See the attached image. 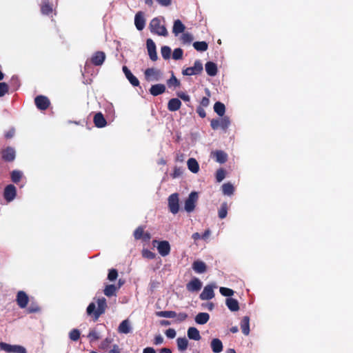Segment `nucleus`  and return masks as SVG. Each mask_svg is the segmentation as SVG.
Returning <instances> with one entry per match:
<instances>
[{"mask_svg": "<svg viewBox=\"0 0 353 353\" xmlns=\"http://www.w3.org/2000/svg\"><path fill=\"white\" fill-rule=\"evenodd\" d=\"M106 307V300L105 298H101L97 300V309L95 303H90L87 307L86 311L88 315H93L94 321H97L99 316L105 312Z\"/></svg>", "mask_w": 353, "mask_h": 353, "instance_id": "obj_1", "label": "nucleus"}, {"mask_svg": "<svg viewBox=\"0 0 353 353\" xmlns=\"http://www.w3.org/2000/svg\"><path fill=\"white\" fill-rule=\"evenodd\" d=\"M150 32L159 36L166 37L168 34V30L164 24H161L159 17L153 18L149 24Z\"/></svg>", "mask_w": 353, "mask_h": 353, "instance_id": "obj_2", "label": "nucleus"}, {"mask_svg": "<svg viewBox=\"0 0 353 353\" xmlns=\"http://www.w3.org/2000/svg\"><path fill=\"white\" fill-rule=\"evenodd\" d=\"M230 119L228 116L221 117L218 119H212L210 121V126L212 130L221 129L226 132L230 125Z\"/></svg>", "mask_w": 353, "mask_h": 353, "instance_id": "obj_3", "label": "nucleus"}, {"mask_svg": "<svg viewBox=\"0 0 353 353\" xmlns=\"http://www.w3.org/2000/svg\"><path fill=\"white\" fill-rule=\"evenodd\" d=\"M198 194L196 192H192L187 199L185 201L184 209L185 210L190 213L194 210L196 207V203L198 201Z\"/></svg>", "mask_w": 353, "mask_h": 353, "instance_id": "obj_4", "label": "nucleus"}, {"mask_svg": "<svg viewBox=\"0 0 353 353\" xmlns=\"http://www.w3.org/2000/svg\"><path fill=\"white\" fill-rule=\"evenodd\" d=\"M0 350L10 353H27L26 349L19 345H10L4 342H0Z\"/></svg>", "mask_w": 353, "mask_h": 353, "instance_id": "obj_5", "label": "nucleus"}, {"mask_svg": "<svg viewBox=\"0 0 353 353\" xmlns=\"http://www.w3.org/2000/svg\"><path fill=\"white\" fill-rule=\"evenodd\" d=\"M203 64L200 60H196L194 61V65L192 67H188L185 69H183L182 71V74L185 76H192L199 74L203 71Z\"/></svg>", "mask_w": 353, "mask_h": 353, "instance_id": "obj_6", "label": "nucleus"}, {"mask_svg": "<svg viewBox=\"0 0 353 353\" xmlns=\"http://www.w3.org/2000/svg\"><path fill=\"white\" fill-rule=\"evenodd\" d=\"M168 208L170 212L176 214L179 211V199L177 193H173L169 196L168 199Z\"/></svg>", "mask_w": 353, "mask_h": 353, "instance_id": "obj_7", "label": "nucleus"}, {"mask_svg": "<svg viewBox=\"0 0 353 353\" xmlns=\"http://www.w3.org/2000/svg\"><path fill=\"white\" fill-rule=\"evenodd\" d=\"M145 79L148 81H159L162 76L159 70L154 68H147L144 72Z\"/></svg>", "mask_w": 353, "mask_h": 353, "instance_id": "obj_8", "label": "nucleus"}, {"mask_svg": "<svg viewBox=\"0 0 353 353\" xmlns=\"http://www.w3.org/2000/svg\"><path fill=\"white\" fill-rule=\"evenodd\" d=\"M34 103L39 110H46L50 105L49 99L44 95H38L34 98Z\"/></svg>", "mask_w": 353, "mask_h": 353, "instance_id": "obj_9", "label": "nucleus"}, {"mask_svg": "<svg viewBox=\"0 0 353 353\" xmlns=\"http://www.w3.org/2000/svg\"><path fill=\"white\" fill-rule=\"evenodd\" d=\"M0 154L2 159L6 162H12L16 157L15 150L10 146H8L7 148L2 149L0 151Z\"/></svg>", "mask_w": 353, "mask_h": 353, "instance_id": "obj_10", "label": "nucleus"}, {"mask_svg": "<svg viewBox=\"0 0 353 353\" xmlns=\"http://www.w3.org/2000/svg\"><path fill=\"white\" fill-rule=\"evenodd\" d=\"M157 243V250L159 254L162 256H168L170 252V245L168 241H158L157 240L153 241V243Z\"/></svg>", "mask_w": 353, "mask_h": 353, "instance_id": "obj_11", "label": "nucleus"}, {"mask_svg": "<svg viewBox=\"0 0 353 353\" xmlns=\"http://www.w3.org/2000/svg\"><path fill=\"white\" fill-rule=\"evenodd\" d=\"M216 288L214 285H207L204 287L203 290L199 295L200 299L203 301L210 300L214 297V288Z\"/></svg>", "mask_w": 353, "mask_h": 353, "instance_id": "obj_12", "label": "nucleus"}, {"mask_svg": "<svg viewBox=\"0 0 353 353\" xmlns=\"http://www.w3.org/2000/svg\"><path fill=\"white\" fill-rule=\"evenodd\" d=\"M16 302L20 308H26L29 302V297L24 291L20 290L17 294Z\"/></svg>", "mask_w": 353, "mask_h": 353, "instance_id": "obj_13", "label": "nucleus"}, {"mask_svg": "<svg viewBox=\"0 0 353 353\" xmlns=\"http://www.w3.org/2000/svg\"><path fill=\"white\" fill-rule=\"evenodd\" d=\"M17 195V189L12 184L6 186L3 191V197L6 201L10 202L15 198Z\"/></svg>", "mask_w": 353, "mask_h": 353, "instance_id": "obj_14", "label": "nucleus"}, {"mask_svg": "<svg viewBox=\"0 0 353 353\" xmlns=\"http://www.w3.org/2000/svg\"><path fill=\"white\" fill-rule=\"evenodd\" d=\"M105 54L102 51H97L95 52L90 59V62L95 66L101 65L105 59Z\"/></svg>", "mask_w": 353, "mask_h": 353, "instance_id": "obj_15", "label": "nucleus"}, {"mask_svg": "<svg viewBox=\"0 0 353 353\" xmlns=\"http://www.w3.org/2000/svg\"><path fill=\"white\" fill-rule=\"evenodd\" d=\"M146 46L148 52L149 57L150 59L153 61L157 60V53L156 50V45L154 42L151 39H148L146 41Z\"/></svg>", "mask_w": 353, "mask_h": 353, "instance_id": "obj_16", "label": "nucleus"}, {"mask_svg": "<svg viewBox=\"0 0 353 353\" xmlns=\"http://www.w3.org/2000/svg\"><path fill=\"white\" fill-rule=\"evenodd\" d=\"M202 288V283L198 278H193L186 285L188 291L194 292L199 291Z\"/></svg>", "mask_w": 353, "mask_h": 353, "instance_id": "obj_17", "label": "nucleus"}, {"mask_svg": "<svg viewBox=\"0 0 353 353\" xmlns=\"http://www.w3.org/2000/svg\"><path fill=\"white\" fill-rule=\"evenodd\" d=\"M134 25L138 30H142L145 26V19L144 13L142 11H139L136 13L134 17Z\"/></svg>", "mask_w": 353, "mask_h": 353, "instance_id": "obj_18", "label": "nucleus"}, {"mask_svg": "<svg viewBox=\"0 0 353 353\" xmlns=\"http://www.w3.org/2000/svg\"><path fill=\"white\" fill-rule=\"evenodd\" d=\"M211 157L218 163H224L228 160V154L223 150H215L211 152Z\"/></svg>", "mask_w": 353, "mask_h": 353, "instance_id": "obj_19", "label": "nucleus"}, {"mask_svg": "<svg viewBox=\"0 0 353 353\" xmlns=\"http://www.w3.org/2000/svg\"><path fill=\"white\" fill-rule=\"evenodd\" d=\"M94 125L99 128L105 127L107 125V121L101 112H97L94 114L93 118Z\"/></svg>", "mask_w": 353, "mask_h": 353, "instance_id": "obj_20", "label": "nucleus"}, {"mask_svg": "<svg viewBox=\"0 0 353 353\" xmlns=\"http://www.w3.org/2000/svg\"><path fill=\"white\" fill-rule=\"evenodd\" d=\"M53 12V5L49 0H43L41 3V12L43 15H50Z\"/></svg>", "mask_w": 353, "mask_h": 353, "instance_id": "obj_21", "label": "nucleus"}, {"mask_svg": "<svg viewBox=\"0 0 353 353\" xmlns=\"http://www.w3.org/2000/svg\"><path fill=\"white\" fill-rule=\"evenodd\" d=\"M123 71L128 80L133 86L139 85V81L134 75H133V74L130 72V70L128 68L127 66H123Z\"/></svg>", "mask_w": 353, "mask_h": 353, "instance_id": "obj_22", "label": "nucleus"}, {"mask_svg": "<svg viewBox=\"0 0 353 353\" xmlns=\"http://www.w3.org/2000/svg\"><path fill=\"white\" fill-rule=\"evenodd\" d=\"M165 86L164 84L158 83L155 85H152L150 88V93L152 96H158L165 92Z\"/></svg>", "mask_w": 353, "mask_h": 353, "instance_id": "obj_23", "label": "nucleus"}, {"mask_svg": "<svg viewBox=\"0 0 353 353\" xmlns=\"http://www.w3.org/2000/svg\"><path fill=\"white\" fill-rule=\"evenodd\" d=\"M192 269L198 274H202L206 272L207 266L206 264L200 260L194 261L192 263Z\"/></svg>", "mask_w": 353, "mask_h": 353, "instance_id": "obj_24", "label": "nucleus"}, {"mask_svg": "<svg viewBox=\"0 0 353 353\" xmlns=\"http://www.w3.org/2000/svg\"><path fill=\"white\" fill-rule=\"evenodd\" d=\"M185 29V25L181 22V20L176 19L174 21L172 28V32L175 36L179 35L181 33H183Z\"/></svg>", "mask_w": 353, "mask_h": 353, "instance_id": "obj_25", "label": "nucleus"}, {"mask_svg": "<svg viewBox=\"0 0 353 353\" xmlns=\"http://www.w3.org/2000/svg\"><path fill=\"white\" fill-rule=\"evenodd\" d=\"M131 330L130 322L128 319L123 320L118 327V332L121 334H128Z\"/></svg>", "mask_w": 353, "mask_h": 353, "instance_id": "obj_26", "label": "nucleus"}, {"mask_svg": "<svg viewBox=\"0 0 353 353\" xmlns=\"http://www.w3.org/2000/svg\"><path fill=\"white\" fill-rule=\"evenodd\" d=\"M181 102L179 99H171L168 103V109L171 112H175L180 109Z\"/></svg>", "mask_w": 353, "mask_h": 353, "instance_id": "obj_27", "label": "nucleus"}, {"mask_svg": "<svg viewBox=\"0 0 353 353\" xmlns=\"http://www.w3.org/2000/svg\"><path fill=\"white\" fill-rule=\"evenodd\" d=\"M241 329L243 334L248 336L250 334V318L248 316L243 317L241 321Z\"/></svg>", "mask_w": 353, "mask_h": 353, "instance_id": "obj_28", "label": "nucleus"}, {"mask_svg": "<svg viewBox=\"0 0 353 353\" xmlns=\"http://www.w3.org/2000/svg\"><path fill=\"white\" fill-rule=\"evenodd\" d=\"M205 71L210 77L216 75L218 70L216 64L212 61H208L205 63Z\"/></svg>", "mask_w": 353, "mask_h": 353, "instance_id": "obj_29", "label": "nucleus"}, {"mask_svg": "<svg viewBox=\"0 0 353 353\" xmlns=\"http://www.w3.org/2000/svg\"><path fill=\"white\" fill-rule=\"evenodd\" d=\"M225 304L228 309L232 312H236L239 310V305L237 300L232 298H227Z\"/></svg>", "mask_w": 353, "mask_h": 353, "instance_id": "obj_30", "label": "nucleus"}, {"mask_svg": "<svg viewBox=\"0 0 353 353\" xmlns=\"http://www.w3.org/2000/svg\"><path fill=\"white\" fill-rule=\"evenodd\" d=\"M188 336L190 339L194 341H199L201 339V335L197 328L194 327H190L188 330Z\"/></svg>", "mask_w": 353, "mask_h": 353, "instance_id": "obj_31", "label": "nucleus"}, {"mask_svg": "<svg viewBox=\"0 0 353 353\" xmlns=\"http://www.w3.org/2000/svg\"><path fill=\"white\" fill-rule=\"evenodd\" d=\"M210 319V315L206 312H200L195 316V322L199 325L205 324Z\"/></svg>", "mask_w": 353, "mask_h": 353, "instance_id": "obj_32", "label": "nucleus"}, {"mask_svg": "<svg viewBox=\"0 0 353 353\" xmlns=\"http://www.w3.org/2000/svg\"><path fill=\"white\" fill-rule=\"evenodd\" d=\"M188 168L192 173H197L199 170V165L197 161L194 158H190L187 162Z\"/></svg>", "mask_w": 353, "mask_h": 353, "instance_id": "obj_33", "label": "nucleus"}, {"mask_svg": "<svg viewBox=\"0 0 353 353\" xmlns=\"http://www.w3.org/2000/svg\"><path fill=\"white\" fill-rule=\"evenodd\" d=\"M211 348L213 352L219 353L223 350V344L220 339H214L211 341Z\"/></svg>", "mask_w": 353, "mask_h": 353, "instance_id": "obj_34", "label": "nucleus"}, {"mask_svg": "<svg viewBox=\"0 0 353 353\" xmlns=\"http://www.w3.org/2000/svg\"><path fill=\"white\" fill-rule=\"evenodd\" d=\"M176 343L178 350L181 352L186 350L188 347V341L185 337H179Z\"/></svg>", "mask_w": 353, "mask_h": 353, "instance_id": "obj_35", "label": "nucleus"}, {"mask_svg": "<svg viewBox=\"0 0 353 353\" xmlns=\"http://www.w3.org/2000/svg\"><path fill=\"white\" fill-rule=\"evenodd\" d=\"M214 110L219 117H224L225 106L223 103L217 101L214 105Z\"/></svg>", "mask_w": 353, "mask_h": 353, "instance_id": "obj_36", "label": "nucleus"}, {"mask_svg": "<svg viewBox=\"0 0 353 353\" xmlns=\"http://www.w3.org/2000/svg\"><path fill=\"white\" fill-rule=\"evenodd\" d=\"M193 47L199 52H205L208 50V44L205 41H195L193 43Z\"/></svg>", "mask_w": 353, "mask_h": 353, "instance_id": "obj_37", "label": "nucleus"}, {"mask_svg": "<svg viewBox=\"0 0 353 353\" xmlns=\"http://www.w3.org/2000/svg\"><path fill=\"white\" fill-rule=\"evenodd\" d=\"M117 287L114 285H107L103 290L104 294L108 297L115 295Z\"/></svg>", "mask_w": 353, "mask_h": 353, "instance_id": "obj_38", "label": "nucleus"}, {"mask_svg": "<svg viewBox=\"0 0 353 353\" xmlns=\"http://www.w3.org/2000/svg\"><path fill=\"white\" fill-rule=\"evenodd\" d=\"M223 193L225 195L230 196L233 194L234 191V188L232 184L230 183H224L222 185Z\"/></svg>", "mask_w": 353, "mask_h": 353, "instance_id": "obj_39", "label": "nucleus"}, {"mask_svg": "<svg viewBox=\"0 0 353 353\" xmlns=\"http://www.w3.org/2000/svg\"><path fill=\"white\" fill-rule=\"evenodd\" d=\"M180 39L183 44H190L194 38L192 34L189 32H183L181 36Z\"/></svg>", "mask_w": 353, "mask_h": 353, "instance_id": "obj_40", "label": "nucleus"}, {"mask_svg": "<svg viewBox=\"0 0 353 353\" xmlns=\"http://www.w3.org/2000/svg\"><path fill=\"white\" fill-rule=\"evenodd\" d=\"M156 315L159 317L174 318L176 313L174 311H159L156 312Z\"/></svg>", "mask_w": 353, "mask_h": 353, "instance_id": "obj_41", "label": "nucleus"}, {"mask_svg": "<svg viewBox=\"0 0 353 353\" xmlns=\"http://www.w3.org/2000/svg\"><path fill=\"white\" fill-rule=\"evenodd\" d=\"M228 204L226 202H224L221 204L220 209L219 210V217L221 219H223L226 217L228 214Z\"/></svg>", "mask_w": 353, "mask_h": 353, "instance_id": "obj_42", "label": "nucleus"}, {"mask_svg": "<svg viewBox=\"0 0 353 353\" xmlns=\"http://www.w3.org/2000/svg\"><path fill=\"white\" fill-rule=\"evenodd\" d=\"M10 176L12 181L17 183L20 181L22 177V173L19 170H13L10 174Z\"/></svg>", "mask_w": 353, "mask_h": 353, "instance_id": "obj_43", "label": "nucleus"}, {"mask_svg": "<svg viewBox=\"0 0 353 353\" xmlns=\"http://www.w3.org/2000/svg\"><path fill=\"white\" fill-rule=\"evenodd\" d=\"M161 53L162 57L164 59H165V60L169 59L170 58V55H171V49L170 47H168L167 46H164L161 47Z\"/></svg>", "mask_w": 353, "mask_h": 353, "instance_id": "obj_44", "label": "nucleus"}, {"mask_svg": "<svg viewBox=\"0 0 353 353\" xmlns=\"http://www.w3.org/2000/svg\"><path fill=\"white\" fill-rule=\"evenodd\" d=\"M81 332L78 329H72L69 332V338L72 341H77L79 339Z\"/></svg>", "mask_w": 353, "mask_h": 353, "instance_id": "obj_45", "label": "nucleus"}, {"mask_svg": "<svg viewBox=\"0 0 353 353\" xmlns=\"http://www.w3.org/2000/svg\"><path fill=\"white\" fill-rule=\"evenodd\" d=\"M144 234V227L139 226L134 232V237L136 240H140L143 238Z\"/></svg>", "mask_w": 353, "mask_h": 353, "instance_id": "obj_46", "label": "nucleus"}, {"mask_svg": "<svg viewBox=\"0 0 353 353\" xmlns=\"http://www.w3.org/2000/svg\"><path fill=\"white\" fill-rule=\"evenodd\" d=\"M88 338L90 339V342L96 341L100 339L99 334L95 330H90L88 334Z\"/></svg>", "mask_w": 353, "mask_h": 353, "instance_id": "obj_47", "label": "nucleus"}, {"mask_svg": "<svg viewBox=\"0 0 353 353\" xmlns=\"http://www.w3.org/2000/svg\"><path fill=\"white\" fill-rule=\"evenodd\" d=\"M220 293L224 296L230 298L232 296L234 292L233 290L225 287H221L219 289Z\"/></svg>", "mask_w": 353, "mask_h": 353, "instance_id": "obj_48", "label": "nucleus"}, {"mask_svg": "<svg viewBox=\"0 0 353 353\" xmlns=\"http://www.w3.org/2000/svg\"><path fill=\"white\" fill-rule=\"evenodd\" d=\"M226 172L223 168H219L216 172V180L217 182H221L225 177Z\"/></svg>", "mask_w": 353, "mask_h": 353, "instance_id": "obj_49", "label": "nucleus"}, {"mask_svg": "<svg viewBox=\"0 0 353 353\" xmlns=\"http://www.w3.org/2000/svg\"><path fill=\"white\" fill-rule=\"evenodd\" d=\"M40 311V307L36 303L32 302L29 307L27 308V312L29 314L36 313Z\"/></svg>", "mask_w": 353, "mask_h": 353, "instance_id": "obj_50", "label": "nucleus"}, {"mask_svg": "<svg viewBox=\"0 0 353 353\" xmlns=\"http://www.w3.org/2000/svg\"><path fill=\"white\" fill-rule=\"evenodd\" d=\"M183 51L181 48H176L172 53V59L174 60H179L183 58Z\"/></svg>", "mask_w": 353, "mask_h": 353, "instance_id": "obj_51", "label": "nucleus"}, {"mask_svg": "<svg viewBox=\"0 0 353 353\" xmlns=\"http://www.w3.org/2000/svg\"><path fill=\"white\" fill-rule=\"evenodd\" d=\"M167 83L169 87H179L180 85V81L175 77L174 74H172V77L168 80Z\"/></svg>", "mask_w": 353, "mask_h": 353, "instance_id": "obj_52", "label": "nucleus"}, {"mask_svg": "<svg viewBox=\"0 0 353 353\" xmlns=\"http://www.w3.org/2000/svg\"><path fill=\"white\" fill-rule=\"evenodd\" d=\"M206 93H207V95L208 97H204L201 99V101L200 102V105L199 106H201V107H208L210 104V99H209V97L210 96V91L206 89Z\"/></svg>", "mask_w": 353, "mask_h": 353, "instance_id": "obj_53", "label": "nucleus"}, {"mask_svg": "<svg viewBox=\"0 0 353 353\" xmlns=\"http://www.w3.org/2000/svg\"><path fill=\"white\" fill-rule=\"evenodd\" d=\"M112 339L106 338L105 340H103L101 342V343L100 345V348L103 350H107L110 347V344L112 343Z\"/></svg>", "mask_w": 353, "mask_h": 353, "instance_id": "obj_54", "label": "nucleus"}, {"mask_svg": "<svg viewBox=\"0 0 353 353\" xmlns=\"http://www.w3.org/2000/svg\"><path fill=\"white\" fill-rule=\"evenodd\" d=\"M118 277V272L116 269H111L109 270L108 274V279L110 281H115Z\"/></svg>", "mask_w": 353, "mask_h": 353, "instance_id": "obj_55", "label": "nucleus"}, {"mask_svg": "<svg viewBox=\"0 0 353 353\" xmlns=\"http://www.w3.org/2000/svg\"><path fill=\"white\" fill-rule=\"evenodd\" d=\"M183 174V169L180 167L175 166L174 168L173 172L171 174V176L173 179L181 176Z\"/></svg>", "mask_w": 353, "mask_h": 353, "instance_id": "obj_56", "label": "nucleus"}, {"mask_svg": "<svg viewBox=\"0 0 353 353\" xmlns=\"http://www.w3.org/2000/svg\"><path fill=\"white\" fill-rule=\"evenodd\" d=\"M9 88L6 83H0V97H3L6 93L8 92Z\"/></svg>", "mask_w": 353, "mask_h": 353, "instance_id": "obj_57", "label": "nucleus"}, {"mask_svg": "<svg viewBox=\"0 0 353 353\" xmlns=\"http://www.w3.org/2000/svg\"><path fill=\"white\" fill-rule=\"evenodd\" d=\"M142 255L143 257L148 259H153L156 256V254L149 250H143L142 252Z\"/></svg>", "mask_w": 353, "mask_h": 353, "instance_id": "obj_58", "label": "nucleus"}, {"mask_svg": "<svg viewBox=\"0 0 353 353\" xmlns=\"http://www.w3.org/2000/svg\"><path fill=\"white\" fill-rule=\"evenodd\" d=\"M165 335L169 339H174L176 336V331L173 328H169L165 331Z\"/></svg>", "mask_w": 353, "mask_h": 353, "instance_id": "obj_59", "label": "nucleus"}, {"mask_svg": "<svg viewBox=\"0 0 353 353\" xmlns=\"http://www.w3.org/2000/svg\"><path fill=\"white\" fill-rule=\"evenodd\" d=\"M163 341H164V339H163V336L161 334L156 335L154 336L153 343L155 345H161V344H162L163 343Z\"/></svg>", "mask_w": 353, "mask_h": 353, "instance_id": "obj_60", "label": "nucleus"}, {"mask_svg": "<svg viewBox=\"0 0 353 353\" xmlns=\"http://www.w3.org/2000/svg\"><path fill=\"white\" fill-rule=\"evenodd\" d=\"M160 6L168 7L171 6L172 0H155Z\"/></svg>", "mask_w": 353, "mask_h": 353, "instance_id": "obj_61", "label": "nucleus"}, {"mask_svg": "<svg viewBox=\"0 0 353 353\" xmlns=\"http://www.w3.org/2000/svg\"><path fill=\"white\" fill-rule=\"evenodd\" d=\"M196 112L201 118H205L206 117V112L204 108L201 106H199L196 108Z\"/></svg>", "mask_w": 353, "mask_h": 353, "instance_id": "obj_62", "label": "nucleus"}, {"mask_svg": "<svg viewBox=\"0 0 353 353\" xmlns=\"http://www.w3.org/2000/svg\"><path fill=\"white\" fill-rule=\"evenodd\" d=\"M177 321L179 322L184 321L188 318V314L185 312H180L176 314Z\"/></svg>", "mask_w": 353, "mask_h": 353, "instance_id": "obj_63", "label": "nucleus"}, {"mask_svg": "<svg viewBox=\"0 0 353 353\" xmlns=\"http://www.w3.org/2000/svg\"><path fill=\"white\" fill-rule=\"evenodd\" d=\"M178 97L181 98L184 101L189 102L190 101V97L189 95L185 94V92H179L178 93Z\"/></svg>", "mask_w": 353, "mask_h": 353, "instance_id": "obj_64", "label": "nucleus"}]
</instances>
